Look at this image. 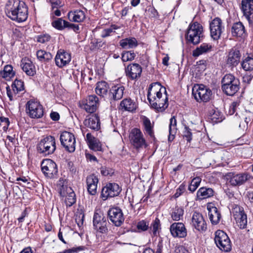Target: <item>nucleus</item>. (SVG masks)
Listing matches in <instances>:
<instances>
[{
	"label": "nucleus",
	"mask_w": 253,
	"mask_h": 253,
	"mask_svg": "<svg viewBox=\"0 0 253 253\" xmlns=\"http://www.w3.org/2000/svg\"><path fill=\"white\" fill-rule=\"evenodd\" d=\"M136 108V103L129 98L123 99L120 104V109L123 111L133 112Z\"/></svg>",
	"instance_id": "nucleus-33"
},
{
	"label": "nucleus",
	"mask_w": 253,
	"mask_h": 253,
	"mask_svg": "<svg viewBox=\"0 0 253 253\" xmlns=\"http://www.w3.org/2000/svg\"><path fill=\"white\" fill-rule=\"evenodd\" d=\"M52 26L58 30H62L65 28L72 29L75 32L78 33L79 26L78 25L71 23L61 18H57L52 22Z\"/></svg>",
	"instance_id": "nucleus-21"
},
{
	"label": "nucleus",
	"mask_w": 253,
	"mask_h": 253,
	"mask_svg": "<svg viewBox=\"0 0 253 253\" xmlns=\"http://www.w3.org/2000/svg\"><path fill=\"white\" fill-rule=\"evenodd\" d=\"M37 151L44 156L52 154L56 150L55 138L51 135L41 140L37 145Z\"/></svg>",
	"instance_id": "nucleus-3"
},
{
	"label": "nucleus",
	"mask_w": 253,
	"mask_h": 253,
	"mask_svg": "<svg viewBox=\"0 0 253 253\" xmlns=\"http://www.w3.org/2000/svg\"><path fill=\"white\" fill-rule=\"evenodd\" d=\"M84 125L92 129L97 130L100 128V124L98 116L93 114L84 121Z\"/></svg>",
	"instance_id": "nucleus-31"
},
{
	"label": "nucleus",
	"mask_w": 253,
	"mask_h": 253,
	"mask_svg": "<svg viewBox=\"0 0 253 253\" xmlns=\"http://www.w3.org/2000/svg\"><path fill=\"white\" fill-rule=\"evenodd\" d=\"M142 124L145 133L149 135L152 138L154 137L153 123H151L149 118L145 116H143L142 118Z\"/></svg>",
	"instance_id": "nucleus-38"
},
{
	"label": "nucleus",
	"mask_w": 253,
	"mask_h": 253,
	"mask_svg": "<svg viewBox=\"0 0 253 253\" xmlns=\"http://www.w3.org/2000/svg\"><path fill=\"white\" fill-rule=\"evenodd\" d=\"M150 230L152 231L154 236H157L159 231L161 229L160 220L158 218H156L153 220L150 227Z\"/></svg>",
	"instance_id": "nucleus-45"
},
{
	"label": "nucleus",
	"mask_w": 253,
	"mask_h": 253,
	"mask_svg": "<svg viewBox=\"0 0 253 253\" xmlns=\"http://www.w3.org/2000/svg\"><path fill=\"white\" fill-rule=\"evenodd\" d=\"M52 9L53 10L54 8H57L58 6H62L61 2L59 0H56L55 1H51Z\"/></svg>",
	"instance_id": "nucleus-61"
},
{
	"label": "nucleus",
	"mask_w": 253,
	"mask_h": 253,
	"mask_svg": "<svg viewBox=\"0 0 253 253\" xmlns=\"http://www.w3.org/2000/svg\"><path fill=\"white\" fill-rule=\"evenodd\" d=\"M5 12L7 17L18 22H24L28 18V8L20 0H8L5 6Z\"/></svg>",
	"instance_id": "nucleus-1"
},
{
	"label": "nucleus",
	"mask_w": 253,
	"mask_h": 253,
	"mask_svg": "<svg viewBox=\"0 0 253 253\" xmlns=\"http://www.w3.org/2000/svg\"><path fill=\"white\" fill-rule=\"evenodd\" d=\"M209 116L213 123L220 122L222 120V115L217 109L210 110L209 112Z\"/></svg>",
	"instance_id": "nucleus-42"
},
{
	"label": "nucleus",
	"mask_w": 253,
	"mask_h": 253,
	"mask_svg": "<svg viewBox=\"0 0 253 253\" xmlns=\"http://www.w3.org/2000/svg\"><path fill=\"white\" fill-rule=\"evenodd\" d=\"M184 213V211L181 208H175L171 213V217L173 220L178 221L180 220Z\"/></svg>",
	"instance_id": "nucleus-48"
},
{
	"label": "nucleus",
	"mask_w": 253,
	"mask_h": 253,
	"mask_svg": "<svg viewBox=\"0 0 253 253\" xmlns=\"http://www.w3.org/2000/svg\"><path fill=\"white\" fill-rule=\"evenodd\" d=\"M209 219L213 225L218 224L221 219V215L218 209L211 205H208L207 207Z\"/></svg>",
	"instance_id": "nucleus-28"
},
{
	"label": "nucleus",
	"mask_w": 253,
	"mask_h": 253,
	"mask_svg": "<svg viewBox=\"0 0 253 253\" xmlns=\"http://www.w3.org/2000/svg\"><path fill=\"white\" fill-rule=\"evenodd\" d=\"M130 143L136 149H139L147 146L143 134L140 129L132 128L129 134Z\"/></svg>",
	"instance_id": "nucleus-10"
},
{
	"label": "nucleus",
	"mask_w": 253,
	"mask_h": 253,
	"mask_svg": "<svg viewBox=\"0 0 253 253\" xmlns=\"http://www.w3.org/2000/svg\"><path fill=\"white\" fill-rule=\"evenodd\" d=\"M100 172L104 176H111L114 173L113 169L106 167H102L100 169Z\"/></svg>",
	"instance_id": "nucleus-58"
},
{
	"label": "nucleus",
	"mask_w": 253,
	"mask_h": 253,
	"mask_svg": "<svg viewBox=\"0 0 253 253\" xmlns=\"http://www.w3.org/2000/svg\"><path fill=\"white\" fill-rule=\"evenodd\" d=\"M224 177L226 181L232 186H239L243 185L252 176L247 172L237 173L234 172H229L226 173Z\"/></svg>",
	"instance_id": "nucleus-5"
},
{
	"label": "nucleus",
	"mask_w": 253,
	"mask_h": 253,
	"mask_svg": "<svg viewBox=\"0 0 253 253\" xmlns=\"http://www.w3.org/2000/svg\"><path fill=\"white\" fill-rule=\"evenodd\" d=\"M86 140L87 142L89 148L96 151L101 150V145L99 140L92 136L91 133L86 134Z\"/></svg>",
	"instance_id": "nucleus-35"
},
{
	"label": "nucleus",
	"mask_w": 253,
	"mask_h": 253,
	"mask_svg": "<svg viewBox=\"0 0 253 253\" xmlns=\"http://www.w3.org/2000/svg\"><path fill=\"white\" fill-rule=\"evenodd\" d=\"M214 242L217 247L221 251L228 252L231 250V243L227 234L218 230L215 232Z\"/></svg>",
	"instance_id": "nucleus-7"
},
{
	"label": "nucleus",
	"mask_w": 253,
	"mask_h": 253,
	"mask_svg": "<svg viewBox=\"0 0 253 253\" xmlns=\"http://www.w3.org/2000/svg\"><path fill=\"white\" fill-rule=\"evenodd\" d=\"M211 37L214 40H218L224 30L222 20L218 17L213 19L210 24Z\"/></svg>",
	"instance_id": "nucleus-16"
},
{
	"label": "nucleus",
	"mask_w": 253,
	"mask_h": 253,
	"mask_svg": "<svg viewBox=\"0 0 253 253\" xmlns=\"http://www.w3.org/2000/svg\"><path fill=\"white\" fill-rule=\"evenodd\" d=\"M60 141L61 145L65 149L70 152H74L76 149V138L71 132L65 131L61 133Z\"/></svg>",
	"instance_id": "nucleus-8"
},
{
	"label": "nucleus",
	"mask_w": 253,
	"mask_h": 253,
	"mask_svg": "<svg viewBox=\"0 0 253 253\" xmlns=\"http://www.w3.org/2000/svg\"><path fill=\"white\" fill-rule=\"evenodd\" d=\"M241 53L237 47H234L229 52L227 58V63L235 66L238 64L241 58Z\"/></svg>",
	"instance_id": "nucleus-29"
},
{
	"label": "nucleus",
	"mask_w": 253,
	"mask_h": 253,
	"mask_svg": "<svg viewBox=\"0 0 253 253\" xmlns=\"http://www.w3.org/2000/svg\"><path fill=\"white\" fill-rule=\"evenodd\" d=\"M118 28L119 27L117 26L112 25L109 28L105 29L102 31L101 37L104 38L112 36L113 34L115 33V30Z\"/></svg>",
	"instance_id": "nucleus-47"
},
{
	"label": "nucleus",
	"mask_w": 253,
	"mask_h": 253,
	"mask_svg": "<svg viewBox=\"0 0 253 253\" xmlns=\"http://www.w3.org/2000/svg\"><path fill=\"white\" fill-rule=\"evenodd\" d=\"M192 225L199 232H204L207 230V224L203 215L199 212H194L192 218Z\"/></svg>",
	"instance_id": "nucleus-22"
},
{
	"label": "nucleus",
	"mask_w": 253,
	"mask_h": 253,
	"mask_svg": "<svg viewBox=\"0 0 253 253\" xmlns=\"http://www.w3.org/2000/svg\"><path fill=\"white\" fill-rule=\"evenodd\" d=\"M21 66L23 71L29 76H33L36 73V69L32 62L28 58L21 60Z\"/></svg>",
	"instance_id": "nucleus-30"
},
{
	"label": "nucleus",
	"mask_w": 253,
	"mask_h": 253,
	"mask_svg": "<svg viewBox=\"0 0 253 253\" xmlns=\"http://www.w3.org/2000/svg\"><path fill=\"white\" fill-rule=\"evenodd\" d=\"M69 20L74 22H81L85 18V13L84 11L77 9L74 11H69L68 13Z\"/></svg>",
	"instance_id": "nucleus-32"
},
{
	"label": "nucleus",
	"mask_w": 253,
	"mask_h": 253,
	"mask_svg": "<svg viewBox=\"0 0 253 253\" xmlns=\"http://www.w3.org/2000/svg\"><path fill=\"white\" fill-rule=\"evenodd\" d=\"M176 130V120L175 117L173 116L170 118L169 121V141H171L173 140Z\"/></svg>",
	"instance_id": "nucleus-41"
},
{
	"label": "nucleus",
	"mask_w": 253,
	"mask_h": 253,
	"mask_svg": "<svg viewBox=\"0 0 253 253\" xmlns=\"http://www.w3.org/2000/svg\"><path fill=\"white\" fill-rule=\"evenodd\" d=\"M175 253H188V251L183 246L178 245L175 247Z\"/></svg>",
	"instance_id": "nucleus-60"
},
{
	"label": "nucleus",
	"mask_w": 253,
	"mask_h": 253,
	"mask_svg": "<svg viewBox=\"0 0 253 253\" xmlns=\"http://www.w3.org/2000/svg\"><path fill=\"white\" fill-rule=\"evenodd\" d=\"M232 213L238 226L244 229L247 225V216L243 207L234 205L232 209Z\"/></svg>",
	"instance_id": "nucleus-11"
},
{
	"label": "nucleus",
	"mask_w": 253,
	"mask_h": 253,
	"mask_svg": "<svg viewBox=\"0 0 253 253\" xmlns=\"http://www.w3.org/2000/svg\"><path fill=\"white\" fill-rule=\"evenodd\" d=\"M37 58L42 62H46L50 60L52 58V54L43 50H39L37 52Z\"/></svg>",
	"instance_id": "nucleus-43"
},
{
	"label": "nucleus",
	"mask_w": 253,
	"mask_h": 253,
	"mask_svg": "<svg viewBox=\"0 0 253 253\" xmlns=\"http://www.w3.org/2000/svg\"><path fill=\"white\" fill-rule=\"evenodd\" d=\"M142 73V68L137 63L130 64L126 68V76L131 80H135L140 77Z\"/></svg>",
	"instance_id": "nucleus-25"
},
{
	"label": "nucleus",
	"mask_w": 253,
	"mask_h": 253,
	"mask_svg": "<svg viewBox=\"0 0 253 253\" xmlns=\"http://www.w3.org/2000/svg\"><path fill=\"white\" fill-rule=\"evenodd\" d=\"M120 44L124 48H132L137 46L138 42L135 38L131 37L121 40Z\"/></svg>",
	"instance_id": "nucleus-40"
},
{
	"label": "nucleus",
	"mask_w": 253,
	"mask_h": 253,
	"mask_svg": "<svg viewBox=\"0 0 253 253\" xmlns=\"http://www.w3.org/2000/svg\"><path fill=\"white\" fill-rule=\"evenodd\" d=\"M50 37L48 34H41L37 36V40L38 42L45 43L50 40Z\"/></svg>",
	"instance_id": "nucleus-55"
},
{
	"label": "nucleus",
	"mask_w": 253,
	"mask_h": 253,
	"mask_svg": "<svg viewBox=\"0 0 253 253\" xmlns=\"http://www.w3.org/2000/svg\"><path fill=\"white\" fill-rule=\"evenodd\" d=\"M97 185H87V191L89 194L94 195L97 192Z\"/></svg>",
	"instance_id": "nucleus-59"
},
{
	"label": "nucleus",
	"mask_w": 253,
	"mask_h": 253,
	"mask_svg": "<svg viewBox=\"0 0 253 253\" xmlns=\"http://www.w3.org/2000/svg\"><path fill=\"white\" fill-rule=\"evenodd\" d=\"M41 168L44 175L48 178H54L57 175V165L51 159L43 160L41 164Z\"/></svg>",
	"instance_id": "nucleus-13"
},
{
	"label": "nucleus",
	"mask_w": 253,
	"mask_h": 253,
	"mask_svg": "<svg viewBox=\"0 0 253 253\" xmlns=\"http://www.w3.org/2000/svg\"><path fill=\"white\" fill-rule=\"evenodd\" d=\"M135 54L132 51L124 52L122 54V59L123 62L131 61L134 59Z\"/></svg>",
	"instance_id": "nucleus-51"
},
{
	"label": "nucleus",
	"mask_w": 253,
	"mask_h": 253,
	"mask_svg": "<svg viewBox=\"0 0 253 253\" xmlns=\"http://www.w3.org/2000/svg\"><path fill=\"white\" fill-rule=\"evenodd\" d=\"M241 10L250 25H253V0H242Z\"/></svg>",
	"instance_id": "nucleus-19"
},
{
	"label": "nucleus",
	"mask_w": 253,
	"mask_h": 253,
	"mask_svg": "<svg viewBox=\"0 0 253 253\" xmlns=\"http://www.w3.org/2000/svg\"><path fill=\"white\" fill-rule=\"evenodd\" d=\"M71 60V54L64 49L58 50L55 57V64L59 68H62L69 64Z\"/></svg>",
	"instance_id": "nucleus-20"
},
{
	"label": "nucleus",
	"mask_w": 253,
	"mask_h": 253,
	"mask_svg": "<svg viewBox=\"0 0 253 253\" xmlns=\"http://www.w3.org/2000/svg\"><path fill=\"white\" fill-rule=\"evenodd\" d=\"M98 182V179L94 174H91L88 176L86 178V184L87 185H97Z\"/></svg>",
	"instance_id": "nucleus-54"
},
{
	"label": "nucleus",
	"mask_w": 253,
	"mask_h": 253,
	"mask_svg": "<svg viewBox=\"0 0 253 253\" xmlns=\"http://www.w3.org/2000/svg\"><path fill=\"white\" fill-rule=\"evenodd\" d=\"M108 216L112 223L117 227L121 226L124 222V213L119 207L110 208L108 211Z\"/></svg>",
	"instance_id": "nucleus-14"
},
{
	"label": "nucleus",
	"mask_w": 253,
	"mask_h": 253,
	"mask_svg": "<svg viewBox=\"0 0 253 253\" xmlns=\"http://www.w3.org/2000/svg\"><path fill=\"white\" fill-rule=\"evenodd\" d=\"M192 94L198 102L209 101L212 95L211 90L203 84L194 86L193 88Z\"/></svg>",
	"instance_id": "nucleus-9"
},
{
	"label": "nucleus",
	"mask_w": 253,
	"mask_h": 253,
	"mask_svg": "<svg viewBox=\"0 0 253 253\" xmlns=\"http://www.w3.org/2000/svg\"><path fill=\"white\" fill-rule=\"evenodd\" d=\"M149 225L148 221L145 220H142L137 223L136 227L139 231H145L149 229Z\"/></svg>",
	"instance_id": "nucleus-53"
},
{
	"label": "nucleus",
	"mask_w": 253,
	"mask_h": 253,
	"mask_svg": "<svg viewBox=\"0 0 253 253\" xmlns=\"http://www.w3.org/2000/svg\"><path fill=\"white\" fill-rule=\"evenodd\" d=\"M171 235L175 238H184L187 236V230L184 224L182 222H174L170 226Z\"/></svg>",
	"instance_id": "nucleus-23"
},
{
	"label": "nucleus",
	"mask_w": 253,
	"mask_h": 253,
	"mask_svg": "<svg viewBox=\"0 0 253 253\" xmlns=\"http://www.w3.org/2000/svg\"><path fill=\"white\" fill-rule=\"evenodd\" d=\"M20 253H33L31 248H26L24 249Z\"/></svg>",
	"instance_id": "nucleus-64"
},
{
	"label": "nucleus",
	"mask_w": 253,
	"mask_h": 253,
	"mask_svg": "<svg viewBox=\"0 0 253 253\" xmlns=\"http://www.w3.org/2000/svg\"><path fill=\"white\" fill-rule=\"evenodd\" d=\"M26 111L29 117L33 119L41 118L44 114L42 106L39 101L35 99H31L27 102Z\"/></svg>",
	"instance_id": "nucleus-6"
},
{
	"label": "nucleus",
	"mask_w": 253,
	"mask_h": 253,
	"mask_svg": "<svg viewBox=\"0 0 253 253\" xmlns=\"http://www.w3.org/2000/svg\"><path fill=\"white\" fill-rule=\"evenodd\" d=\"M222 89L228 95H233L239 89L240 82L231 74L224 76L222 81Z\"/></svg>",
	"instance_id": "nucleus-2"
},
{
	"label": "nucleus",
	"mask_w": 253,
	"mask_h": 253,
	"mask_svg": "<svg viewBox=\"0 0 253 253\" xmlns=\"http://www.w3.org/2000/svg\"><path fill=\"white\" fill-rule=\"evenodd\" d=\"M201 181V179L199 177L194 178L189 186L188 189L192 192H194L199 186Z\"/></svg>",
	"instance_id": "nucleus-50"
},
{
	"label": "nucleus",
	"mask_w": 253,
	"mask_h": 253,
	"mask_svg": "<svg viewBox=\"0 0 253 253\" xmlns=\"http://www.w3.org/2000/svg\"><path fill=\"white\" fill-rule=\"evenodd\" d=\"M241 97L238 98L237 100L232 102L231 106H230L228 110V114L230 115H233L235 112H237V108L239 106L241 103Z\"/></svg>",
	"instance_id": "nucleus-49"
},
{
	"label": "nucleus",
	"mask_w": 253,
	"mask_h": 253,
	"mask_svg": "<svg viewBox=\"0 0 253 253\" xmlns=\"http://www.w3.org/2000/svg\"><path fill=\"white\" fill-rule=\"evenodd\" d=\"M84 247L79 246L77 247H74L71 249L66 250L63 252V253H79V252L84 251Z\"/></svg>",
	"instance_id": "nucleus-57"
},
{
	"label": "nucleus",
	"mask_w": 253,
	"mask_h": 253,
	"mask_svg": "<svg viewBox=\"0 0 253 253\" xmlns=\"http://www.w3.org/2000/svg\"><path fill=\"white\" fill-rule=\"evenodd\" d=\"M93 224L94 229L97 231L101 233H106L108 231V222L103 214L95 212L93 218Z\"/></svg>",
	"instance_id": "nucleus-17"
},
{
	"label": "nucleus",
	"mask_w": 253,
	"mask_h": 253,
	"mask_svg": "<svg viewBox=\"0 0 253 253\" xmlns=\"http://www.w3.org/2000/svg\"><path fill=\"white\" fill-rule=\"evenodd\" d=\"M202 32V25L197 22H195L189 25L186 35V39L188 42L197 44L200 42L203 38Z\"/></svg>",
	"instance_id": "nucleus-4"
},
{
	"label": "nucleus",
	"mask_w": 253,
	"mask_h": 253,
	"mask_svg": "<svg viewBox=\"0 0 253 253\" xmlns=\"http://www.w3.org/2000/svg\"><path fill=\"white\" fill-rule=\"evenodd\" d=\"M60 195L65 197V203L67 206L71 207L76 203V195L74 191L70 187L64 188L60 191Z\"/></svg>",
	"instance_id": "nucleus-26"
},
{
	"label": "nucleus",
	"mask_w": 253,
	"mask_h": 253,
	"mask_svg": "<svg viewBox=\"0 0 253 253\" xmlns=\"http://www.w3.org/2000/svg\"><path fill=\"white\" fill-rule=\"evenodd\" d=\"M231 33L233 36L244 37L246 35L245 27L241 22L234 23L232 27Z\"/></svg>",
	"instance_id": "nucleus-36"
},
{
	"label": "nucleus",
	"mask_w": 253,
	"mask_h": 253,
	"mask_svg": "<svg viewBox=\"0 0 253 253\" xmlns=\"http://www.w3.org/2000/svg\"><path fill=\"white\" fill-rule=\"evenodd\" d=\"M15 75L13 71V67L10 65H7L4 66L3 72L1 73V77L4 79H9L13 77Z\"/></svg>",
	"instance_id": "nucleus-44"
},
{
	"label": "nucleus",
	"mask_w": 253,
	"mask_h": 253,
	"mask_svg": "<svg viewBox=\"0 0 253 253\" xmlns=\"http://www.w3.org/2000/svg\"><path fill=\"white\" fill-rule=\"evenodd\" d=\"M214 191L211 188L201 187L197 191V197L199 199L202 200L212 197Z\"/></svg>",
	"instance_id": "nucleus-39"
},
{
	"label": "nucleus",
	"mask_w": 253,
	"mask_h": 253,
	"mask_svg": "<svg viewBox=\"0 0 253 253\" xmlns=\"http://www.w3.org/2000/svg\"><path fill=\"white\" fill-rule=\"evenodd\" d=\"M120 192L121 189L118 184L109 183L103 187L101 197L103 200H106L109 197H114L118 196Z\"/></svg>",
	"instance_id": "nucleus-18"
},
{
	"label": "nucleus",
	"mask_w": 253,
	"mask_h": 253,
	"mask_svg": "<svg viewBox=\"0 0 253 253\" xmlns=\"http://www.w3.org/2000/svg\"><path fill=\"white\" fill-rule=\"evenodd\" d=\"M50 116L51 119L55 121H58L60 118L59 114L56 112H52L50 114Z\"/></svg>",
	"instance_id": "nucleus-62"
},
{
	"label": "nucleus",
	"mask_w": 253,
	"mask_h": 253,
	"mask_svg": "<svg viewBox=\"0 0 253 253\" xmlns=\"http://www.w3.org/2000/svg\"><path fill=\"white\" fill-rule=\"evenodd\" d=\"M147 99L151 107L158 112H163L168 107L167 94L157 97L151 96Z\"/></svg>",
	"instance_id": "nucleus-12"
},
{
	"label": "nucleus",
	"mask_w": 253,
	"mask_h": 253,
	"mask_svg": "<svg viewBox=\"0 0 253 253\" xmlns=\"http://www.w3.org/2000/svg\"><path fill=\"white\" fill-rule=\"evenodd\" d=\"M169 57L168 55H166L162 60V63L164 65L168 66L169 65Z\"/></svg>",
	"instance_id": "nucleus-63"
},
{
	"label": "nucleus",
	"mask_w": 253,
	"mask_h": 253,
	"mask_svg": "<svg viewBox=\"0 0 253 253\" xmlns=\"http://www.w3.org/2000/svg\"><path fill=\"white\" fill-rule=\"evenodd\" d=\"M124 86L121 85L112 86L108 93L109 99L115 101L121 99L124 95Z\"/></svg>",
	"instance_id": "nucleus-27"
},
{
	"label": "nucleus",
	"mask_w": 253,
	"mask_h": 253,
	"mask_svg": "<svg viewBox=\"0 0 253 253\" xmlns=\"http://www.w3.org/2000/svg\"><path fill=\"white\" fill-rule=\"evenodd\" d=\"M109 89V86L106 82H99L96 84L95 92L100 96L105 97L108 95Z\"/></svg>",
	"instance_id": "nucleus-34"
},
{
	"label": "nucleus",
	"mask_w": 253,
	"mask_h": 253,
	"mask_svg": "<svg viewBox=\"0 0 253 253\" xmlns=\"http://www.w3.org/2000/svg\"><path fill=\"white\" fill-rule=\"evenodd\" d=\"M242 66L245 71L253 70V58L250 57L246 58L242 63Z\"/></svg>",
	"instance_id": "nucleus-46"
},
{
	"label": "nucleus",
	"mask_w": 253,
	"mask_h": 253,
	"mask_svg": "<svg viewBox=\"0 0 253 253\" xmlns=\"http://www.w3.org/2000/svg\"><path fill=\"white\" fill-rule=\"evenodd\" d=\"M99 104L98 98L95 95L88 96L85 100H82L80 107L84 109L86 112L93 113Z\"/></svg>",
	"instance_id": "nucleus-15"
},
{
	"label": "nucleus",
	"mask_w": 253,
	"mask_h": 253,
	"mask_svg": "<svg viewBox=\"0 0 253 253\" xmlns=\"http://www.w3.org/2000/svg\"><path fill=\"white\" fill-rule=\"evenodd\" d=\"M13 91L18 93L24 90V83L21 80H15L12 85Z\"/></svg>",
	"instance_id": "nucleus-52"
},
{
	"label": "nucleus",
	"mask_w": 253,
	"mask_h": 253,
	"mask_svg": "<svg viewBox=\"0 0 253 253\" xmlns=\"http://www.w3.org/2000/svg\"><path fill=\"white\" fill-rule=\"evenodd\" d=\"M184 137H185L188 142H190L192 139V132L191 129L187 126L184 127V130L183 131Z\"/></svg>",
	"instance_id": "nucleus-56"
},
{
	"label": "nucleus",
	"mask_w": 253,
	"mask_h": 253,
	"mask_svg": "<svg viewBox=\"0 0 253 253\" xmlns=\"http://www.w3.org/2000/svg\"><path fill=\"white\" fill-rule=\"evenodd\" d=\"M213 46L210 43H203L199 47L193 51V56L198 57L200 55L212 51Z\"/></svg>",
	"instance_id": "nucleus-37"
},
{
	"label": "nucleus",
	"mask_w": 253,
	"mask_h": 253,
	"mask_svg": "<svg viewBox=\"0 0 253 253\" xmlns=\"http://www.w3.org/2000/svg\"><path fill=\"white\" fill-rule=\"evenodd\" d=\"M167 94L166 89L158 82L152 83L148 88L147 97L151 96L157 97Z\"/></svg>",
	"instance_id": "nucleus-24"
}]
</instances>
